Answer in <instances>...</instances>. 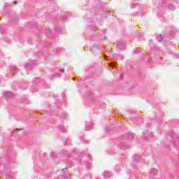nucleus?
I'll list each match as a JSON object with an SVG mask.
<instances>
[{"label":"nucleus","instance_id":"nucleus-31","mask_svg":"<svg viewBox=\"0 0 179 179\" xmlns=\"http://www.w3.org/2000/svg\"><path fill=\"white\" fill-rule=\"evenodd\" d=\"M69 139H67L66 141V143H69Z\"/></svg>","mask_w":179,"mask_h":179},{"label":"nucleus","instance_id":"nucleus-5","mask_svg":"<svg viewBox=\"0 0 179 179\" xmlns=\"http://www.w3.org/2000/svg\"><path fill=\"white\" fill-rule=\"evenodd\" d=\"M103 177L106 179L111 178L113 177V175L111 174V172L105 171L103 172Z\"/></svg>","mask_w":179,"mask_h":179},{"label":"nucleus","instance_id":"nucleus-21","mask_svg":"<svg viewBox=\"0 0 179 179\" xmlns=\"http://www.w3.org/2000/svg\"><path fill=\"white\" fill-rule=\"evenodd\" d=\"M19 129H15L13 131L12 134H16L17 132H18Z\"/></svg>","mask_w":179,"mask_h":179},{"label":"nucleus","instance_id":"nucleus-19","mask_svg":"<svg viewBox=\"0 0 179 179\" xmlns=\"http://www.w3.org/2000/svg\"><path fill=\"white\" fill-rule=\"evenodd\" d=\"M136 6H137L136 3H133V4L131 5V8L134 9V8H136Z\"/></svg>","mask_w":179,"mask_h":179},{"label":"nucleus","instance_id":"nucleus-22","mask_svg":"<svg viewBox=\"0 0 179 179\" xmlns=\"http://www.w3.org/2000/svg\"><path fill=\"white\" fill-rule=\"evenodd\" d=\"M59 72L61 73H64L65 72V70L64 69H60Z\"/></svg>","mask_w":179,"mask_h":179},{"label":"nucleus","instance_id":"nucleus-41","mask_svg":"<svg viewBox=\"0 0 179 179\" xmlns=\"http://www.w3.org/2000/svg\"><path fill=\"white\" fill-rule=\"evenodd\" d=\"M64 17H66V16H64Z\"/></svg>","mask_w":179,"mask_h":179},{"label":"nucleus","instance_id":"nucleus-18","mask_svg":"<svg viewBox=\"0 0 179 179\" xmlns=\"http://www.w3.org/2000/svg\"><path fill=\"white\" fill-rule=\"evenodd\" d=\"M114 57H115V58H117V59H122L124 58V57L122 56L121 58H120V55H114Z\"/></svg>","mask_w":179,"mask_h":179},{"label":"nucleus","instance_id":"nucleus-9","mask_svg":"<svg viewBox=\"0 0 179 179\" xmlns=\"http://www.w3.org/2000/svg\"><path fill=\"white\" fill-rule=\"evenodd\" d=\"M6 30L3 28V25H0V33L1 34H5Z\"/></svg>","mask_w":179,"mask_h":179},{"label":"nucleus","instance_id":"nucleus-24","mask_svg":"<svg viewBox=\"0 0 179 179\" xmlns=\"http://www.w3.org/2000/svg\"><path fill=\"white\" fill-rule=\"evenodd\" d=\"M139 51H138V49L134 50V54H138Z\"/></svg>","mask_w":179,"mask_h":179},{"label":"nucleus","instance_id":"nucleus-27","mask_svg":"<svg viewBox=\"0 0 179 179\" xmlns=\"http://www.w3.org/2000/svg\"><path fill=\"white\" fill-rule=\"evenodd\" d=\"M13 4H14V5H17V1H13Z\"/></svg>","mask_w":179,"mask_h":179},{"label":"nucleus","instance_id":"nucleus-28","mask_svg":"<svg viewBox=\"0 0 179 179\" xmlns=\"http://www.w3.org/2000/svg\"><path fill=\"white\" fill-rule=\"evenodd\" d=\"M87 169H90V164H87Z\"/></svg>","mask_w":179,"mask_h":179},{"label":"nucleus","instance_id":"nucleus-6","mask_svg":"<svg viewBox=\"0 0 179 179\" xmlns=\"http://www.w3.org/2000/svg\"><path fill=\"white\" fill-rule=\"evenodd\" d=\"M85 127L87 128L88 131H90V129H93V123L90 122H87L85 123Z\"/></svg>","mask_w":179,"mask_h":179},{"label":"nucleus","instance_id":"nucleus-16","mask_svg":"<svg viewBox=\"0 0 179 179\" xmlns=\"http://www.w3.org/2000/svg\"><path fill=\"white\" fill-rule=\"evenodd\" d=\"M115 65H117V64H115V63H110L109 64V66H110L111 68H115Z\"/></svg>","mask_w":179,"mask_h":179},{"label":"nucleus","instance_id":"nucleus-7","mask_svg":"<svg viewBox=\"0 0 179 179\" xmlns=\"http://www.w3.org/2000/svg\"><path fill=\"white\" fill-rule=\"evenodd\" d=\"M33 65H36V63H27L25 64L26 69H32Z\"/></svg>","mask_w":179,"mask_h":179},{"label":"nucleus","instance_id":"nucleus-38","mask_svg":"<svg viewBox=\"0 0 179 179\" xmlns=\"http://www.w3.org/2000/svg\"><path fill=\"white\" fill-rule=\"evenodd\" d=\"M120 49L123 50L124 48H122L120 47Z\"/></svg>","mask_w":179,"mask_h":179},{"label":"nucleus","instance_id":"nucleus-32","mask_svg":"<svg viewBox=\"0 0 179 179\" xmlns=\"http://www.w3.org/2000/svg\"><path fill=\"white\" fill-rule=\"evenodd\" d=\"M87 156H88V157H89L90 159L92 158V157L90 156V155L87 154Z\"/></svg>","mask_w":179,"mask_h":179},{"label":"nucleus","instance_id":"nucleus-13","mask_svg":"<svg viewBox=\"0 0 179 179\" xmlns=\"http://www.w3.org/2000/svg\"><path fill=\"white\" fill-rule=\"evenodd\" d=\"M17 71V67L13 66L11 67L10 72H16Z\"/></svg>","mask_w":179,"mask_h":179},{"label":"nucleus","instance_id":"nucleus-26","mask_svg":"<svg viewBox=\"0 0 179 179\" xmlns=\"http://www.w3.org/2000/svg\"><path fill=\"white\" fill-rule=\"evenodd\" d=\"M6 6L8 8V6L10 7L12 5H10L9 3H6Z\"/></svg>","mask_w":179,"mask_h":179},{"label":"nucleus","instance_id":"nucleus-40","mask_svg":"<svg viewBox=\"0 0 179 179\" xmlns=\"http://www.w3.org/2000/svg\"><path fill=\"white\" fill-rule=\"evenodd\" d=\"M104 38H107V37L105 36Z\"/></svg>","mask_w":179,"mask_h":179},{"label":"nucleus","instance_id":"nucleus-39","mask_svg":"<svg viewBox=\"0 0 179 179\" xmlns=\"http://www.w3.org/2000/svg\"><path fill=\"white\" fill-rule=\"evenodd\" d=\"M162 3H164V1H162Z\"/></svg>","mask_w":179,"mask_h":179},{"label":"nucleus","instance_id":"nucleus-33","mask_svg":"<svg viewBox=\"0 0 179 179\" xmlns=\"http://www.w3.org/2000/svg\"><path fill=\"white\" fill-rule=\"evenodd\" d=\"M64 118H66V114H64Z\"/></svg>","mask_w":179,"mask_h":179},{"label":"nucleus","instance_id":"nucleus-36","mask_svg":"<svg viewBox=\"0 0 179 179\" xmlns=\"http://www.w3.org/2000/svg\"><path fill=\"white\" fill-rule=\"evenodd\" d=\"M62 178H66V176H62Z\"/></svg>","mask_w":179,"mask_h":179},{"label":"nucleus","instance_id":"nucleus-25","mask_svg":"<svg viewBox=\"0 0 179 179\" xmlns=\"http://www.w3.org/2000/svg\"><path fill=\"white\" fill-rule=\"evenodd\" d=\"M55 78H61V74H57V76H54Z\"/></svg>","mask_w":179,"mask_h":179},{"label":"nucleus","instance_id":"nucleus-2","mask_svg":"<svg viewBox=\"0 0 179 179\" xmlns=\"http://www.w3.org/2000/svg\"><path fill=\"white\" fill-rule=\"evenodd\" d=\"M145 139H149V138H153V133L149 132V131H145L143 132Z\"/></svg>","mask_w":179,"mask_h":179},{"label":"nucleus","instance_id":"nucleus-4","mask_svg":"<svg viewBox=\"0 0 179 179\" xmlns=\"http://www.w3.org/2000/svg\"><path fill=\"white\" fill-rule=\"evenodd\" d=\"M157 174V169H153L150 172V178H153Z\"/></svg>","mask_w":179,"mask_h":179},{"label":"nucleus","instance_id":"nucleus-37","mask_svg":"<svg viewBox=\"0 0 179 179\" xmlns=\"http://www.w3.org/2000/svg\"><path fill=\"white\" fill-rule=\"evenodd\" d=\"M123 48H125V45L123 46Z\"/></svg>","mask_w":179,"mask_h":179},{"label":"nucleus","instance_id":"nucleus-15","mask_svg":"<svg viewBox=\"0 0 179 179\" xmlns=\"http://www.w3.org/2000/svg\"><path fill=\"white\" fill-rule=\"evenodd\" d=\"M59 129L62 131V132H65V129L64 128V126L59 127Z\"/></svg>","mask_w":179,"mask_h":179},{"label":"nucleus","instance_id":"nucleus-30","mask_svg":"<svg viewBox=\"0 0 179 179\" xmlns=\"http://www.w3.org/2000/svg\"><path fill=\"white\" fill-rule=\"evenodd\" d=\"M66 156H68V157H69L71 156V154L69 153H66Z\"/></svg>","mask_w":179,"mask_h":179},{"label":"nucleus","instance_id":"nucleus-10","mask_svg":"<svg viewBox=\"0 0 179 179\" xmlns=\"http://www.w3.org/2000/svg\"><path fill=\"white\" fill-rule=\"evenodd\" d=\"M127 136L128 139H134V138H135V136H134V134L132 133H127Z\"/></svg>","mask_w":179,"mask_h":179},{"label":"nucleus","instance_id":"nucleus-12","mask_svg":"<svg viewBox=\"0 0 179 179\" xmlns=\"http://www.w3.org/2000/svg\"><path fill=\"white\" fill-rule=\"evenodd\" d=\"M158 38H160V40L159 41V43H160L161 41H164V35H159Z\"/></svg>","mask_w":179,"mask_h":179},{"label":"nucleus","instance_id":"nucleus-35","mask_svg":"<svg viewBox=\"0 0 179 179\" xmlns=\"http://www.w3.org/2000/svg\"><path fill=\"white\" fill-rule=\"evenodd\" d=\"M104 57H105V59H107V56L106 55H105Z\"/></svg>","mask_w":179,"mask_h":179},{"label":"nucleus","instance_id":"nucleus-34","mask_svg":"<svg viewBox=\"0 0 179 179\" xmlns=\"http://www.w3.org/2000/svg\"><path fill=\"white\" fill-rule=\"evenodd\" d=\"M146 127H147V128L149 127H150V124H149L148 125L146 124Z\"/></svg>","mask_w":179,"mask_h":179},{"label":"nucleus","instance_id":"nucleus-14","mask_svg":"<svg viewBox=\"0 0 179 179\" xmlns=\"http://www.w3.org/2000/svg\"><path fill=\"white\" fill-rule=\"evenodd\" d=\"M55 31H57V33H59V31H61V27L56 26L55 27Z\"/></svg>","mask_w":179,"mask_h":179},{"label":"nucleus","instance_id":"nucleus-17","mask_svg":"<svg viewBox=\"0 0 179 179\" xmlns=\"http://www.w3.org/2000/svg\"><path fill=\"white\" fill-rule=\"evenodd\" d=\"M90 30H96L97 27L96 26H90Z\"/></svg>","mask_w":179,"mask_h":179},{"label":"nucleus","instance_id":"nucleus-23","mask_svg":"<svg viewBox=\"0 0 179 179\" xmlns=\"http://www.w3.org/2000/svg\"><path fill=\"white\" fill-rule=\"evenodd\" d=\"M10 177H12V176H10V175H9V174L6 175V178H10Z\"/></svg>","mask_w":179,"mask_h":179},{"label":"nucleus","instance_id":"nucleus-29","mask_svg":"<svg viewBox=\"0 0 179 179\" xmlns=\"http://www.w3.org/2000/svg\"><path fill=\"white\" fill-rule=\"evenodd\" d=\"M121 148H122V149H127V148H125V145H123V146H121Z\"/></svg>","mask_w":179,"mask_h":179},{"label":"nucleus","instance_id":"nucleus-1","mask_svg":"<svg viewBox=\"0 0 179 179\" xmlns=\"http://www.w3.org/2000/svg\"><path fill=\"white\" fill-rule=\"evenodd\" d=\"M168 138H171V139H173L172 143H176V142H178V136L173 131L170 133Z\"/></svg>","mask_w":179,"mask_h":179},{"label":"nucleus","instance_id":"nucleus-8","mask_svg":"<svg viewBox=\"0 0 179 179\" xmlns=\"http://www.w3.org/2000/svg\"><path fill=\"white\" fill-rule=\"evenodd\" d=\"M141 159H142V156H141V155H135L133 157V160L134 162H139L141 160Z\"/></svg>","mask_w":179,"mask_h":179},{"label":"nucleus","instance_id":"nucleus-3","mask_svg":"<svg viewBox=\"0 0 179 179\" xmlns=\"http://www.w3.org/2000/svg\"><path fill=\"white\" fill-rule=\"evenodd\" d=\"M6 99H12L13 97V94L11 92H6L3 93Z\"/></svg>","mask_w":179,"mask_h":179},{"label":"nucleus","instance_id":"nucleus-20","mask_svg":"<svg viewBox=\"0 0 179 179\" xmlns=\"http://www.w3.org/2000/svg\"><path fill=\"white\" fill-rule=\"evenodd\" d=\"M170 34H171V36H174V34H176V31H171L170 32Z\"/></svg>","mask_w":179,"mask_h":179},{"label":"nucleus","instance_id":"nucleus-11","mask_svg":"<svg viewBox=\"0 0 179 179\" xmlns=\"http://www.w3.org/2000/svg\"><path fill=\"white\" fill-rule=\"evenodd\" d=\"M168 8L171 10H174L176 9V8H174V6H173V4H168Z\"/></svg>","mask_w":179,"mask_h":179}]
</instances>
